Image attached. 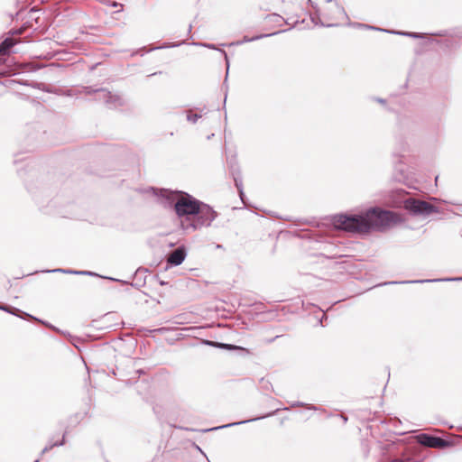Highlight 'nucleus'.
I'll return each mask as SVG.
<instances>
[{
	"label": "nucleus",
	"mask_w": 462,
	"mask_h": 462,
	"mask_svg": "<svg viewBox=\"0 0 462 462\" xmlns=\"http://www.w3.org/2000/svg\"><path fill=\"white\" fill-rule=\"evenodd\" d=\"M268 19L273 21V22H275V23H278L281 20H282V18L280 15L276 14H273L269 15Z\"/></svg>",
	"instance_id": "18"
},
{
	"label": "nucleus",
	"mask_w": 462,
	"mask_h": 462,
	"mask_svg": "<svg viewBox=\"0 0 462 462\" xmlns=\"http://www.w3.org/2000/svg\"><path fill=\"white\" fill-rule=\"evenodd\" d=\"M208 345H216L222 348H227V349H233L236 348L233 345H227V344H222V343H213V342H208Z\"/></svg>",
	"instance_id": "16"
},
{
	"label": "nucleus",
	"mask_w": 462,
	"mask_h": 462,
	"mask_svg": "<svg viewBox=\"0 0 462 462\" xmlns=\"http://www.w3.org/2000/svg\"><path fill=\"white\" fill-rule=\"evenodd\" d=\"M235 184L238 189L241 199H243L244 192H243L242 180L238 179V178H235Z\"/></svg>",
	"instance_id": "15"
},
{
	"label": "nucleus",
	"mask_w": 462,
	"mask_h": 462,
	"mask_svg": "<svg viewBox=\"0 0 462 462\" xmlns=\"http://www.w3.org/2000/svg\"><path fill=\"white\" fill-rule=\"evenodd\" d=\"M346 16L345 10L334 0H327L321 9H318L311 20L316 24L332 27Z\"/></svg>",
	"instance_id": "3"
},
{
	"label": "nucleus",
	"mask_w": 462,
	"mask_h": 462,
	"mask_svg": "<svg viewBox=\"0 0 462 462\" xmlns=\"http://www.w3.org/2000/svg\"><path fill=\"white\" fill-rule=\"evenodd\" d=\"M199 117H200V116H199L198 114L187 116L188 121L192 122V123H196Z\"/></svg>",
	"instance_id": "17"
},
{
	"label": "nucleus",
	"mask_w": 462,
	"mask_h": 462,
	"mask_svg": "<svg viewBox=\"0 0 462 462\" xmlns=\"http://www.w3.org/2000/svg\"><path fill=\"white\" fill-rule=\"evenodd\" d=\"M370 29H374V27H373V26H370ZM375 30H378V29H377V28H375Z\"/></svg>",
	"instance_id": "25"
},
{
	"label": "nucleus",
	"mask_w": 462,
	"mask_h": 462,
	"mask_svg": "<svg viewBox=\"0 0 462 462\" xmlns=\"http://www.w3.org/2000/svg\"><path fill=\"white\" fill-rule=\"evenodd\" d=\"M216 217V212L209 206L199 204V210L195 214V217H193L192 221L187 224H184V221H182V228L188 231L196 230L202 226H208Z\"/></svg>",
	"instance_id": "4"
},
{
	"label": "nucleus",
	"mask_w": 462,
	"mask_h": 462,
	"mask_svg": "<svg viewBox=\"0 0 462 462\" xmlns=\"http://www.w3.org/2000/svg\"><path fill=\"white\" fill-rule=\"evenodd\" d=\"M185 257V250L181 247H179L169 255L168 262L172 265H180V263H182Z\"/></svg>",
	"instance_id": "8"
},
{
	"label": "nucleus",
	"mask_w": 462,
	"mask_h": 462,
	"mask_svg": "<svg viewBox=\"0 0 462 462\" xmlns=\"http://www.w3.org/2000/svg\"><path fill=\"white\" fill-rule=\"evenodd\" d=\"M18 42L11 37L5 38L0 44V55H5L9 50L14 46Z\"/></svg>",
	"instance_id": "9"
},
{
	"label": "nucleus",
	"mask_w": 462,
	"mask_h": 462,
	"mask_svg": "<svg viewBox=\"0 0 462 462\" xmlns=\"http://www.w3.org/2000/svg\"><path fill=\"white\" fill-rule=\"evenodd\" d=\"M21 32H22L21 30L10 32L11 34H20Z\"/></svg>",
	"instance_id": "22"
},
{
	"label": "nucleus",
	"mask_w": 462,
	"mask_h": 462,
	"mask_svg": "<svg viewBox=\"0 0 462 462\" xmlns=\"http://www.w3.org/2000/svg\"><path fill=\"white\" fill-rule=\"evenodd\" d=\"M193 44L203 46V47L212 49V50H218L214 44H210V43H193Z\"/></svg>",
	"instance_id": "19"
},
{
	"label": "nucleus",
	"mask_w": 462,
	"mask_h": 462,
	"mask_svg": "<svg viewBox=\"0 0 462 462\" xmlns=\"http://www.w3.org/2000/svg\"><path fill=\"white\" fill-rule=\"evenodd\" d=\"M380 103H383L384 101L383 99H378Z\"/></svg>",
	"instance_id": "24"
},
{
	"label": "nucleus",
	"mask_w": 462,
	"mask_h": 462,
	"mask_svg": "<svg viewBox=\"0 0 462 462\" xmlns=\"http://www.w3.org/2000/svg\"><path fill=\"white\" fill-rule=\"evenodd\" d=\"M161 196L167 200L165 204L174 205V209L178 217L181 218V223L182 221H184V224L189 223L195 217L200 203L191 196L179 195L166 189L161 190Z\"/></svg>",
	"instance_id": "2"
},
{
	"label": "nucleus",
	"mask_w": 462,
	"mask_h": 462,
	"mask_svg": "<svg viewBox=\"0 0 462 462\" xmlns=\"http://www.w3.org/2000/svg\"><path fill=\"white\" fill-rule=\"evenodd\" d=\"M218 51H220V52L225 56V59H226V65H227V67H228V66H229V63H228L227 55H226V51H223V50H218Z\"/></svg>",
	"instance_id": "21"
},
{
	"label": "nucleus",
	"mask_w": 462,
	"mask_h": 462,
	"mask_svg": "<svg viewBox=\"0 0 462 462\" xmlns=\"http://www.w3.org/2000/svg\"><path fill=\"white\" fill-rule=\"evenodd\" d=\"M0 310H4V311H6V312H9V313H13V312L10 310L9 307H7V306L0 305Z\"/></svg>",
	"instance_id": "20"
},
{
	"label": "nucleus",
	"mask_w": 462,
	"mask_h": 462,
	"mask_svg": "<svg viewBox=\"0 0 462 462\" xmlns=\"http://www.w3.org/2000/svg\"><path fill=\"white\" fill-rule=\"evenodd\" d=\"M450 282V281H462V277H457V278H446V279H434V280H423V281H415L414 282Z\"/></svg>",
	"instance_id": "13"
},
{
	"label": "nucleus",
	"mask_w": 462,
	"mask_h": 462,
	"mask_svg": "<svg viewBox=\"0 0 462 462\" xmlns=\"http://www.w3.org/2000/svg\"><path fill=\"white\" fill-rule=\"evenodd\" d=\"M418 441L426 447L430 448H442L446 446V441L440 438L430 436L428 434H420L418 437Z\"/></svg>",
	"instance_id": "7"
},
{
	"label": "nucleus",
	"mask_w": 462,
	"mask_h": 462,
	"mask_svg": "<svg viewBox=\"0 0 462 462\" xmlns=\"http://www.w3.org/2000/svg\"><path fill=\"white\" fill-rule=\"evenodd\" d=\"M48 273H70V274H77V275H89L94 276L97 275L96 273L89 272V271H73V270H65V269H54L47 271Z\"/></svg>",
	"instance_id": "10"
},
{
	"label": "nucleus",
	"mask_w": 462,
	"mask_h": 462,
	"mask_svg": "<svg viewBox=\"0 0 462 462\" xmlns=\"http://www.w3.org/2000/svg\"><path fill=\"white\" fill-rule=\"evenodd\" d=\"M254 420L255 419H253V420ZM249 421H252V420H242V421H238V422L228 423L226 425H223V426H219V427H215L213 429H210L209 430H218V429L228 428V427H232V426H236V425H239V424H244V423H246V422H249Z\"/></svg>",
	"instance_id": "14"
},
{
	"label": "nucleus",
	"mask_w": 462,
	"mask_h": 462,
	"mask_svg": "<svg viewBox=\"0 0 462 462\" xmlns=\"http://www.w3.org/2000/svg\"><path fill=\"white\" fill-rule=\"evenodd\" d=\"M97 99L103 100L110 107H116L124 105V99L119 95H114L106 89H99L97 91Z\"/></svg>",
	"instance_id": "6"
},
{
	"label": "nucleus",
	"mask_w": 462,
	"mask_h": 462,
	"mask_svg": "<svg viewBox=\"0 0 462 462\" xmlns=\"http://www.w3.org/2000/svg\"><path fill=\"white\" fill-rule=\"evenodd\" d=\"M397 220V216L388 210L372 208L359 215H339L334 219V226L347 232L368 233L371 229L381 230Z\"/></svg>",
	"instance_id": "1"
},
{
	"label": "nucleus",
	"mask_w": 462,
	"mask_h": 462,
	"mask_svg": "<svg viewBox=\"0 0 462 462\" xmlns=\"http://www.w3.org/2000/svg\"><path fill=\"white\" fill-rule=\"evenodd\" d=\"M387 32H391V33L409 36V37H412V38H421L422 37L421 34L417 33V32H396V31H387Z\"/></svg>",
	"instance_id": "12"
},
{
	"label": "nucleus",
	"mask_w": 462,
	"mask_h": 462,
	"mask_svg": "<svg viewBox=\"0 0 462 462\" xmlns=\"http://www.w3.org/2000/svg\"><path fill=\"white\" fill-rule=\"evenodd\" d=\"M277 32L267 33V34H260V35H257V36H254V37L245 36L242 41L237 42L236 44H242V43H245V42H254V41H256V40H259V39H262V38H264V37L273 36V35H274Z\"/></svg>",
	"instance_id": "11"
},
{
	"label": "nucleus",
	"mask_w": 462,
	"mask_h": 462,
	"mask_svg": "<svg viewBox=\"0 0 462 462\" xmlns=\"http://www.w3.org/2000/svg\"><path fill=\"white\" fill-rule=\"evenodd\" d=\"M403 203L405 209L413 214L427 216L435 211L434 207L425 201L416 200L409 198L404 199Z\"/></svg>",
	"instance_id": "5"
},
{
	"label": "nucleus",
	"mask_w": 462,
	"mask_h": 462,
	"mask_svg": "<svg viewBox=\"0 0 462 462\" xmlns=\"http://www.w3.org/2000/svg\"><path fill=\"white\" fill-rule=\"evenodd\" d=\"M62 444H63V442H60V444H59V445H62ZM57 445H58V444H57V443H55V444L51 445V446L50 447V448H52L53 446H57Z\"/></svg>",
	"instance_id": "23"
}]
</instances>
